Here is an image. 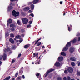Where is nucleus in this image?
<instances>
[{"label": "nucleus", "mask_w": 80, "mask_h": 80, "mask_svg": "<svg viewBox=\"0 0 80 80\" xmlns=\"http://www.w3.org/2000/svg\"><path fill=\"white\" fill-rule=\"evenodd\" d=\"M80 34V33H78V34H77V37H78V36H79Z\"/></svg>", "instance_id": "nucleus-63"}, {"label": "nucleus", "mask_w": 80, "mask_h": 80, "mask_svg": "<svg viewBox=\"0 0 80 80\" xmlns=\"http://www.w3.org/2000/svg\"><path fill=\"white\" fill-rule=\"evenodd\" d=\"M63 16H65V14L67 13V12L65 11H63Z\"/></svg>", "instance_id": "nucleus-35"}, {"label": "nucleus", "mask_w": 80, "mask_h": 80, "mask_svg": "<svg viewBox=\"0 0 80 80\" xmlns=\"http://www.w3.org/2000/svg\"><path fill=\"white\" fill-rule=\"evenodd\" d=\"M11 2H15V1H17V0H10Z\"/></svg>", "instance_id": "nucleus-58"}, {"label": "nucleus", "mask_w": 80, "mask_h": 80, "mask_svg": "<svg viewBox=\"0 0 80 80\" xmlns=\"http://www.w3.org/2000/svg\"><path fill=\"white\" fill-rule=\"evenodd\" d=\"M12 14L14 16V17H17L19 15V12H16L15 10H13L12 12Z\"/></svg>", "instance_id": "nucleus-2"}, {"label": "nucleus", "mask_w": 80, "mask_h": 80, "mask_svg": "<svg viewBox=\"0 0 80 80\" xmlns=\"http://www.w3.org/2000/svg\"><path fill=\"white\" fill-rule=\"evenodd\" d=\"M11 31H15V28H12L11 29Z\"/></svg>", "instance_id": "nucleus-39"}, {"label": "nucleus", "mask_w": 80, "mask_h": 80, "mask_svg": "<svg viewBox=\"0 0 80 80\" xmlns=\"http://www.w3.org/2000/svg\"><path fill=\"white\" fill-rule=\"evenodd\" d=\"M77 65H78V66H80V61H78L77 62Z\"/></svg>", "instance_id": "nucleus-34"}, {"label": "nucleus", "mask_w": 80, "mask_h": 80, "mask_svg": "<svg viewBox=\"0 0 80 80\" xmlns=\"http://www.w3.org/2000/svg\"><path fill=\"white\" fill-rule=\"evenodd\" d=\"M14 62H15V61L14 59H12L11 62L12 63H13Z\"/></svg>", "instance_id": "nucleus-41"}, {"label": "nucleus", "mask_w": 80, "mask_h": 80, "mask_svg": "<svg viewBox=\"0 0 80 80\" xmlns=\"http://www.w3.org/2000/svg\"><path fill=\"white\" fill-rule=\"evenodd\" d=\"M10 27H12V28H14L15 27H16V25L15 24H12L10 25Z\"/></svg>", "instance_id": "nucleus-22"}, {"label": "nucleus", "mask_w": 80, "mask_h": 80, "mask_svg": "<svg viewBox=\"0 0 80 80\" xmlns=\"http://www.w3.org/2000/svg\"><path fill=\"white\" fill-rule=\"evenodd\" d=\"M41 43H41V42H38L37 43V44H38L37 46H40V45H41Z\"/></svg>", "instance_id": "nucleus-38"}, {"label": "nucleus", "mask_w": 80, "mask_h": 80, "mask_svg": "<svg viewBox=\"0 0 80 80\" xmlns=\"http://www.w3.org/2000/svg\"><path fill=\"white\" fill-rule=\"evenodd\" d=\"M30 46V44H27L25 45L24 47V48H25V49H27V48H28V47H29Z\"/></svg>", "instance_id": "nucleus-14"}, {"label": "nucleus", "mask_w": 80, "mask_h": 80, "mask_svg": "<svg viewBox=\"0 0 80 80\" xmlns=\"http://www.w3.org/2000/svg\"><path fill=\"white\" fill-rule=\"evenodd\" d=\"M61 55H63V56H66V54L65 52H61Z\"/></svg>", "instance_id": "nucleus-25"}, {"label": "nucleus", "mask_w": 80, "mask_h": 80, "mask_svg": "<svg viewBox=\"0 0 80 80\" xmlns=\"http://www.w3.org/2000/svg\"><path fill=\"white\" fill-rule=\"evenodd\" d=\"M68 80H70L71 78H70V77L69 76H68L67 77Z\"/></svg>", "instance_id": "nucleus-42"}, {"label": "nucleus", "mask_w": 80, "mask_h": 80, "mask_svg": "<svg viewBox=\"0 0 80 80\" xmlns=\"http://www.w3.org/2000/svg\"><path fill=\"white\" fill-rule=\"evenodd\" d=\"M27 27L28 28H31V25L30 24H28L27 26Z\"/></svg>", "instance_id": "nucleus-32"}, {"label": "nucleus", "mask_w": 80, "mask_h": 80, "mask_svg": "<svg viewBox=\"0 0 80 80\" xmlns=\"http://www.w3.org/2000/svg\"><path fill=\"white\" fill-rule=\"evenodd\" d=\"M19 73L20 75H22L23 73V70L20 69L19 70Z\"/></svg>", "instance_id": "nucleus-26"}, {"label": "nucleus", "mask_w": 80, "mask_h": 80, "mask_svg": "<svg viewBox=\"0 0 80 80\" xmlns=\"http://www.w3.org/2000/svg\"><path fill=\"white\" fill-rule=\"evenodd\" d=\"M21 79H22V76H20L19 77H17L16 80H21Z\"/></svg>", "instance_id": "nucleus-27"}, {"label": "nucleus", "mask_w": 80, "mask_h": 80, "mask_svg": "<svg viewBox=\"0 0 80 80\" xmlns=\"http://www.w3.org/2000/svg\"><path fill=\"white\" fill-rule=\"evenodd\" d=\"M9 41L11 43H15V41H14L13 39H12V38H10Z\"/></svg>", "instance_id": "nucleus-12"}, {"label": "nucleus", "mask_w": 80, "mask_h": 80, "mask_svg": "<svg viewBox=\"0 0 80 80\" xmlns=\"http://www.w3.org/2000/svg\"><path fill=\"white\" fill-rule=\"evenodd\" d=\"M33 57H38V53L37 52L36 53H34L33 54Z\"/></svg>", "instance_id": "nucleus-19"}, {"label": "nucleus", "mask_w": 80, "mask_h": 80, "mask_svg": "<svg viewBox=\"0 0 80 80\" xmlns=\"http://www.w3.org/2000/svg\"><path fill=\"white\" fill-rule=\"evenodd\" d=\"M78 42H80V37H79L78 38Z\"/></svg>", "instance_id": "nucleus-47"}, {"label": "nucleus", "mask_w": 80, "mask_h": 80, "mask_svg": "<svg viewBox=\"0 0 80 80\" xmlns=\"http://www.w3.org/2000/svg\"><path fill=\"white\" fill-rule=\"evenodd\" d=\"M16 46L15 45H13L12 46V48H13L14 49H15V48Z\"/></svg>", "instance_id": "nucleus-48"}, {"label": "nucleus", "mask_w": 80, "mask_h": 80, "mask_svg": "<svg viewBox=\"0 0 80 80\" xmlns=\"http://www.w3.org/2000/svg\"><path fill=\"white\" fill-rule=\"evenodd\" d=\"M15 38H17V39H18V38L19 39H20V38H21V36L19 35H18L16 36Z\"/></svg>", "instance_id": "nucleus-23"}, {"label": "nucleus", "mask_w": 80, "mask_h": 80, "mask_svg": "<svg viewBox=\"0 0 80 80\" xmlns=\"http://www.w3.org/2000/svg\"><path fill=\"white\" fill-rule=\"evenodd\" d=\"M35 64H37V65H38V64H39V62H36V63H35Z\"/></svg>", "instance_id": "nucleus-60"}, {"label": "nucleus", "mask_w": 80, "mask_h": 80, "mask_svg": "<svg viewBox=\"0 0 80 80\" xmlns=\"http://www.w3.org/2000/svg\"><path fill=\"white\" fill-rule=\"evenodd\" d=\"M66 46L67 47H68V48L69 47H70V46H71V42H68Z\"/></svg>", "instance_id": "nucleus-20"}, {"label": "nucleus", "mask_w": 80, "mask_h": 80, "mask_svg": "<svg viewBox=\"0 0 80 80\" xmlns=\"http://www.w3.org/2000/svg\"><path fill=\"white\" fill-rule=\"evenodd\" d=\"M63 57L61 56L58 58V61H62V60H63Z\"/></svg>", "instance_id": "nucleus-15"}, {"label": "nucleus", "mask_w": 80, "mask_h": 80, "mask_svg": "<svg viewBox=\"0 0 80 80\" xmlns=\"http://www.w3.org/2000/svg\"><path fill=\"white\" fill-rule=\"evenodd\" d=\"M71 29H71L70 28V27H68V31H71Z\"/></svg>", "instance_id": "nucleus-45"}, {"label": "nucleus", "mask_w": 80, "mask_h": 80, "mask_svg": "<svg viewBox=\"0 0 80 80\" xmlns=\"http://www.w3.org/2000/svg\"><path fill=\"white\" fill-rule=\"evenodd\" d=\"M6 52V50H5L4 52V53L2 56L3 60H6V58H7V54L5 53Z\"/></svg>", "instance_id": "nucleus-4"}, {"label": "nucleus", "mask_w": 80, "mask_h": 80, "mask_svg": "<svg viewBox=\"0 0 80 80\" xmlns=\"http://www.w3.org/2000/svg\"><path fill=\"white\" fill-rule=\"evenodd\" d=\"M24 36H25V35H24V34H22L21 35L22 37H24Z\"/></svg>", "instance_id": "nucleus-62"}, {"label": "nucleus", "mask_w": 80, "mask_h": 80, "mask_svg": "<svg viewBox=\"0 0 80 80\" xmlns=\"http://www.w3.org/2000/svg\"><path fill=\"white\" fill-rule=\"evenodd\" d=\"M32 4V2H29L28 3V5H31Z\"/></svg>", "instance_id": "nucleus-52"}, {"label": "nucleus", "mask_w": 80, "mask_h": 80, "mask_svg": "<svg viewBox=\"0 0 80 80\" xmlns=\"http://www.w3.org/2000/svg\"><path fill=\"white\" fill-rule=\"evenodd\" d=\"M64 80H67V78L66 77H64L63 78Z\"/></svg>", "instance_id": "nucleus-57"}, {"label": "nucleus", "mask_w": 80, "mask_h": 80, "mask_svg": "<svg viewBox=\"0 0 80 80\" xmlns=\"http://www.w3.org/2000/svg\"><path fill=\"white\" fill-rule=\"evenodd\" d=\"M17 23L19 25H22V24L21 23V22H20V20H18L17 21Z\"/></svg>", "instance_id": "nucleus-24"}, {"label": "nucleus", "mask_w": 80, "mask_h": 80, "mask_svg": "<svg viewBox=\"0 0 80 80\" xmlns=\"http://www.w3.org/2000/svg\"><path fill=\"white\" fill-rule=\"evenodd\" d=\"M41 48V47H38L37 48H36V50L37 51H39V50H40Z\"/></svg>", "instance_id": "nucleus-29"}, {"label": "nucleus", "mask_w": 80, "mask_h": 80, "mask_svg": "<svg viewBox=\"0 0 80 80\" xmlns=\"http://www.w3.org/2000/svg\"><path fill=\"white\" fill-rule=\"evenodd\" d=\"M57 80H62V78L61 77H58L57 78Z\"/></svg>", "instance_id": "nucleus-37"}, {"label": "nucleus", "mask_w": 80, "mask_h": 80, "mask_svg": "<svg viewBox=\"0 0 80 80\" xmlns=\"http://www.w3.org/2000/svg\"><path fill=\"white\" fill-rule=\"evenodd\" d=\"M30 7H26L23 8V10L24 11L27 12V11H28V10H30Z\"/></svg>", "instance_id": "nucleus-9"}, {"label": "nucleus", "mask_w": 80, "mask_h": 80, "mask_svg": "<svg viewBox=\"0 0 80 80\" xmlns=\"http://www.w3.org/2000/svg\"><path fill=\"white\" fill-rule=\"evenodd\" d=\"M22 56V54H21V53H20L18 54V57H20Z\"/></svg>", "instance_id": "nucleus-51"}, {"label": "nucleus", "mask_w": 80, "mask_h": 80, "mask_svg": "<svg viewBox=\"0 0 80 80\" xmlns=\"http://www.w3.org/2000/svg\"><path fill=\"white\" fill-rule=\"evenodd\" d=\"M21 33H23L24 32H25V31L23 29H22L21 30Z\"/></svg>", "instance_id": "nucleus-43"}, {"label": "nucleus", "mask_w": 80, "mask_h": 80, "mask_svg": "<svg viewBox=\"0 0 80 80\" xmlns=\"http://www.w3.org/2000/svg\"><path fill=\"white\" fill-rule=\"evenodd\" d=\"M68 71L71 73H72L73 72V68L71 67H69L68 69Z\"/></svg>", "instance_id": "nucleus-6"}, {"label": "nucleus", "mask_w": 80, "mask_h": 80, "mask_svg": "<svg viewBox=\"0 0 80 80\" xmlns=\"http://www.w3.org/2000/svg\"><path fill=\"white\" fill-rule=\"evenodd\" d=\"M22 40H19V42L20 43H22Z\"/></svg>", "instance_id": "nucleus-61"}, {"label": "nucleus", "mask_w": 80, "mask_h": 80, "mask_svg": "<svg viewBox=\"0 0 80 80\" xmlns=\"http://www.w3.org/2000/svg\"><path fill=\"white\" fill-rule=\"evenodd\" d=\"M68 49V47L66 46H66L64 48H63L62 51L63 52H65V51H67Z\"/></svg>", "instance_id": "nucleus-13"}, {"label": "nucleus", "mask_w": 80, "mask_h": 80, "mask_svg": "<svg viewBox=\"0 0 80 80\" xmlns=\"http://www.w3.org/2000/svg\"><path fill=\"white\" fill-rule=\"evenodd\" d=\"M77 75H78V76H80V71H78L77 72Z\"/></svg>", "instance_id": "nucleus-31"}, {"label": "nucleus", "mask_w": 80, "mask_h": 80, "mask_svg": "<svg viewBox=\"0 0 80 80\" xmlns=\"http://www.w3.org/2000/svg\"><path fill=\"white\" fill-rule=\"evenodd\" d=\"M43 48H45V47L44 46H42V49H43Z\"/></svg>", "instance_id": "nucleus-54"}, {"label": "nucleus", "mask_w": 80, "mask_h": 80, "mask_svg": "<svg viewBox=\"0 0 80 80\" xmlns=\"http://www.w3.org/2000/svg\"><path fill=\"white\" fill-rule=\"evenodd\" d=\"M18 72H17L15 74V77H17L18 76Z\"/></svg>", "instance_id": "nucleus-33"}, {"label": "nucleus", "mask_w": 80, "mask_h": 80, "mask_svg": "<svg viewBox=\"0 0 80 80\" xmlns=\"http://www.w3.org/2000/svg\"><path fill=\"white\" fill-rule=\"evenodd\" d=\"M64 73H65L67 74L68 73V71L67 70H65L64 71Z\"/></svg>", "instance_id": "nucleus-44"}, {"label": "nucleus", "mask_w": 80, "mask_h": 80, "mask_svg": "<svg viewBox=\"0 0 80 80\" xmlns=\"http://www.w3.org/2000/svg\"><path fill=\"white\" fill-rule=\"evenodd\" d=\"M71 65L73 67H75V63L74 62H72L71 63Z\"/></svg>", "instance_id": "nucleus-28"}, {"label": "nucleus", "mask_w": 80, "mask_h": 80, "mask_svg": "<svg viewBox=\"0 0 80 80\" xmlns=\"http://www.w3.org/2000/svg\"><path fill=\"white\" fill-rule=\"evenodd\" d=\"M29 24H32V21H30L29 22Z\"/></svg>", "instance_id": "nucleus-50"}, {"label": "nucleus", "mask_w": 80, "mask_h": 80, "mask_svg": "<svg viewBox=\"0 0 80 80\" xmlns=\"http://www.w3.org/2000/svg\"><path fill=\"white\" fill-rule=\"evenodd\" d=\"M71 29H72V25H70L69 27Z\"/></svg>", "instance_id": "nucleus-53"}, {"label": "nucleus", "mask_w": 80, "mask_h": 80, "mask_svg": "<svg viewBox=\"0 0 80 80\" xmlns=\"http://www.w3.org/2000/svg\"><path fill=\"white\" fill-rule=\"evenodd\" d=\"M12 80H15V78H13L12 79Z\"/></svg>", "instance_id": "nucleus-64"}, {"label": "nucleus", "mask_w": 80, "mask_h": 80, "mask_svg": "<svg viewBox=\"0 0 80 80\" xmlns=\"http://www.w3.org/2000/svg\"><path fill=\"white\" fill-rule=\"evenodd\" d=\"M10 37H14V35L13 34H12L10 35Z\"/></svg>", "instance_id": "nucleus-46"}, {"label": "nucleus", "mask_w": 80, "mask_h": 80, "mask_svg": "<svg viewBox=\"0 0 80 80\" xmlns=\"http://www.w3.org/2000/svg\"><path fill=\"white\" fill-rule=\"evenodd\" d=\"M40 75V73H38L37 74H36V77H38Z\"/></svg>", "instance_id": "nucleus-49"}, {"label": "nucleus", "mask_w": 80, "mask_h": 80, "mask_svg": "<svg viewBox=\"0 0 80 80\" xmlns=\"http://www.w3.org/2000/svg\"><path fill=\"white\" fill-rule=\"evenodd\" d=\"M54 70L53 69L51 68L49 70H48L46 72V74H45L44 75V77H47L48 75V74L50 73V72H53Z\"/></svg>", "instance_id": "nucleus-1"}, {"label": "nucleus", "mask_w": 80, "mask_h": 80, "mask_svg": "<svg viewBox=\"0 0 80 80\" xmlns=\"http://www.w3.org/2000/svg\"><path fill=\"white\" fill-rule=\"evenodd\" d=\"M39 0H34L32 1L33 4H37L38 3Z\"/></svg>", "instance_id": "nucleus-10"}, {"label": "nucleus", "mask_w": 80, "mask_h": 80, "mask_svg": "<svg viewBox=\"0 0 80 80\" xmlns=\"http://www.w3.org/2000/svg\"><path fill=\"white\" fill-rule=\"evenodd\" d=\"M74 51H75V48H70L69 49V52L70 53H72L74 52Z\"/></svg>", "instance_id": "nucleus-8"}, {"label": "nucleus", "mask_w": 80, "mask_h": 80, "mask_svg": "<svg viewBox=\"0 0 80 80\" xmlns=\"http://www.w3.org/2000/svg\"><path fill=\"white\" fill-rule=\"evenodd\" d=\"M41 40V38H39V39L37 40V41L35 40L33 42V43H34L35 42L34 44V45H37V43H38L39 41V40Z\"/></svg>", "instance_id": "nucleus-11"}, {"label": "nucleus", "mask_w": 80, "mask_h": 80, "mask_svg": "<svg viewBox=\"0 0 80 80\" xmlns=\"http://www.w3.org/2000/svg\"><path fill=\"white\" fill-rule=\"evenodd\" d=\"M29 16H32V17L33 18L34 17V15H33V14L32 13L31 14L29 15Z\"/></svg>", "instance_id": "nucleus-40"}, {"label": "nucleus", "mask_w": 80, "mask_h": 80, "mask_svg": "<svg viewBox=\"0 0 80 80\" xmlns=\"http://www.w3.org/2000/svg\"><path fill=\"white\" fill-rule=\"evenodd\" d=\"M6 51L7 52H8V51H10V48H8L7 49H6Z\"/></svg>", "instance_id": "nucleus-36"}, {"label": "nucleus", "mask_w": 80, "mask_h": 80, "mask_svg": "<svg viewBox=\"0 0 80 80\" xmlns=\"http://www.w3.org/2000/svg\"><path fill=\"white\" fill-rule=\"evenodd\" d=\"M7 23V27H8V25H9V24H11V23H12V20L11 19H9L8 20Z\"/></svg>", "instance_id": "nucleus-5"}, {"label": "nucleus", "mask_w": 80, "mask_h": 80, "mask_svg": "<svg viewBox=\"0 0 80 80\" xmlns=\"http://www.w3.org/2000/svg\"><path fill=\"white\" fill-rule=\"evenodd\" d=\"M70 60L71 61H74L75 62L77 60V58L74 57H71L70 58Z\"/></svg>", "instance_id": "nucleus-7"}, {"label": "nucleus", "mask_w": 80, "mask_h": 80, "mask_svg": "<svg viewBox=\"0 0 80 80\" xmlns=\"http://www.w3.org/2000/svg\"><path fill=\"white\" fill-rule=\"evenodd\" d=\"M55 65L56 67H60V63L59 62H56L55 63Z\"/></svg>", "instance_id": "nucleus-17"}, {"label": "nucleus", "mask_w": 80, "mask_h": 80, "mask_svg": "<svg viewBox=\"0 0 80 80\" xmlns=\"http://www.w3.org/2000/svg\"><path fill=\"white\" fill-rule=\"evenodd\" d=\"M29 13H32V10H29L28 11Z\"/></svg>", "instance_id": "nucleus-59"}, {"label": "nucleus", "mask_w": 80, "mask_h": 80, "mask_svg": "<svg viewBox=\"0 0 80 80\" xmlns=\"http://www.w3.org/2000/svg\"><path fill=\"white\" fill-rule=\"evenodd\" d=\"M34 7H35V5L34 4H31V5L30 8L31 10H33L34 9Z\"/></svg>", "instance_id": "nucleus-16"}, {"label": "nucleus", "mask_w": 80, "mask_h": 80, "mask_svg": "<svg viewBox=\"0 0 80 80\" xmlns=\"http://www.w3.org/2000/svg\"><path fill=\"white\" fill-rule=\"evenodd\" d=\"M60 3L61 5H62V4H63V2L62 1H60Z\"/></svg>", "instance_id": "nucleus-56"}, {"label": "nucleus", "mask_w": 80, "mask_h": 80, "mask_svg": "<svg viewBox=\"0 0 80 80\" xmlns=\"http://www.w3.org/2000/svg\"><path fill=\"white\" fill-rule=\"evenodd\" d=\"M12 9H13V6H11L8 7V9L9 11L11 10Z\"/></svg>", "instance_id": "nucleus-21"}, {"label": "nucleus", "mask_w": 80, "mask_h": 80, "mask_svg": "<svg viewBox=\"0 0 80 80\" xmlns=\"http://www.w3.org/2000/svg\"><path fill=\"white\" fill-rule=\"evenodd\" d=\"M10 78H11V77L10 76H9L8 77H7L5 78V79L6 80H9L10 79Z\"/></svg>", "instance_id": "nucleus-30"}, {"label": "nucleus", "mask_w": 80, "mask_h": 80, "mask_svg": "<svg viewBox=\"0 0 80 80\" xmlns=\"http://www.w3.org/2000/svg\"><path fill=\"white\" fill-rule=\"evenodd\" d=\"M22 78L23 79H25V76L24 75H23L22 76Z\"/></svg>", "instance_id": "nucleus-55"}, {"label": "nucleus", "mask_w": 80, "mask_h": 80, "mask_svg": "<svg viewBox=\"0 0 80 80\" xmlns=\"http://www.w3.org/2000/svg\"><path fill=\"white\" fill-rule=\"evenodd\" d=\"M22 20L24 24H27L28 22V20L26 18L22 19Z\"/></svg>", "instance_id": "nucleus-3"}, {"label": "nucleus", "mask_w": 80, "mask_h": 80, "mask_svg": "<svg viewBox=\"0 0 80 80\" xmlns=\"http://www.w3.org/2000/svg\"><path fill=\"white\" fill-rule=\"evenodd\" d=\"M71 42H72L73 43H75L77 42V39L74 38L71 41Z\"/></svg>", "instance_id": "nucleus-18"}]
</instances>
